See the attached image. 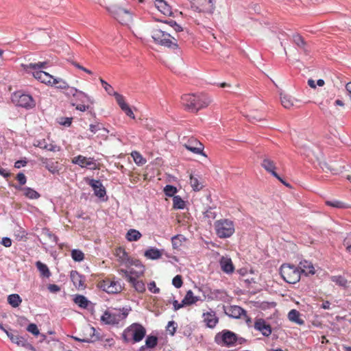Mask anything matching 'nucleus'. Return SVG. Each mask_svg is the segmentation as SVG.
Returning <instances> with one entry per match:
<instances>
[{"label":"nucleus","instance_id":"obj_1","mask_svg":"<svg viewBox=\"0 0 351 351\" xmlns=\"http://www.w3.org/2000/svg\"><path fill=\"white\" fill-rule=\"evenodd\" d=\"M181 100L184 109L193 113L206 108L211 102L210 97L204 93L184 94Z\"/></svg>","mask_w":351,"mask_h":351},{"label":"nucleus","instance_id":"obj_2","mask_svg":"<svg viewBox=\"0 0 351 351\" xmlns=\"http://www.w3.org/2000/svg\"><path fill=\"white\" fill-rule=\"evenodd\" d=\"M146 336V328L140 323L135 322L128 326L122 332L121 338L125 343L140 342Z\"/></svg>","mask_w":351,"mask_h":351},{"label":"nucleus","instance_id":"obj_3","mask_svg":"<svg viewBox=\"0 0 351 351\" xmlns=\"http://www.w3.org/2000/svg\"><path fill=\"white\" fill-rule=\"evenodd\" d=\"M304 271L291 263H283L279 269V274L285 282L289 284H295L301 278Z\"/></svg>","mask_w":351,"mask_h":351},{"label":"nucleus","instance_id":"obj_4","mask_svg":"<svg viewBox=\"0 0 351 351\" xmlns=\"http://www.w3.org/2000/svg\"><path fill=\"white\" fill-rule=\"evenodd\" d=\"M216 234L220 239L230 237L234 232V225L232 221L224 219L215 222Z\"/></svg>","mask_w":351,"mask_h":351},{"label":"nucleus","instance_id":"obj_5","mask_svg":"<svg viewBox=\"0 0 351 351\" xmlns=\"http://www.w3.org/2000/svg\"><path fill=\"white\" fill-rule=\"evenodd\" d=\"M12 100L16 106L25 110H31L36 106V101L33 97L21 91L15 92L12 95Z\"/></svg>","mask_w":351,"mask_h":351},{"label":"nucleus","instance_id":"obj_6","mask_svg":"<svg viewBox=\"0 0 351 351\" xmlns=\"http://www.w3.org/2000/svg\"><path fill=\"white\" fill-rule=\"evenodd\" d=\"M235 338V332L228 329H223L215 335L214 341L219 346L231 348L234 347Z\"/></svg>","mask_w":351,"mask_h":351},{"label":"nucleus","instance_id":"obj_7","mask_svg":"<svg viewBox=\"0 0 351 351\" xmlns=\"http://www.w3.org/2000/svg\"><path fill=\"white\" fill-rule=\"evenodd\" d=\"M191 8L198 12L213 14L215 8L216 0H189Z\"/></svg>","mask_w":351,"mask_h":351},{"label":"nucleus","instance_id":"obj_8","mask_svg":"<svg viewBox=\"0 0 351 351\" xmlns=\"http://www.w3.org/2000/svg\"><path fill=\"white\" fill-rule=\"evenodd\" d=\"M97 287L110 294H116L121 292L123 290L120 281L111 280L108 278L99 281L97 284Z\"/></svg>","mask_w":351,"mask_h":351},{"label":"nucleus","instance_id":"obj_9","mask_svg":"<svg viewBox=\"0 0 351 351\" xmlns=\"http://www.w3.org/2000/svg\"><path fill=\"white\" fill-rule=\"evenodd\" d=\"M85 182L92 188L94 191V195L101 201L106 202L108 200L106 189L100 180L86 178Z\"/></svg>","mask_w":351,"mask_h":351},{"label":"nucleus","instance_id":"obj_10","mask_svg":"<svg viewBox=\"0 0 351 351\" xmlns=\"http://www.w3.org/2000/svg\"><path fill=\"white\" fill-rule=\"evenodd\" d=\"M106 9L114 19L122 24L126 22L125 17L130 14V12L128 10L114 5L106 7Z\"/></svg>","mask_w":351,"mask_h":351},{"label":"nucleus","instance_id":"obj_11","mask_svg":"<svg viewBox=\"0 0 351 351\" xmlns=\"http://www.w3.org/2000/svg\"><path fill=\"white\" fill-rule=\"evenodd\" d=\"M114 312H112V319L106 322L108 325L118 324L120 321L125 319L131 311V308H114Z\"/></svg>","mask_w":351,"mask_h":351},{"label":"nucleus","instance_id":"obj_12","mask_svg":"<svg viewBox=\"0 0 351 351\" xmlns=\"http://www.w3.org/2000/svg\"><path fill=\"white\" fill-rule=\"evenodd\" d=\"M72 163L79 165L82 168L89 167L90 169H96V164L94 158H88L78 155L72 158Z\"/></svg>","mask_w":351,"mask_h":351},{"label":"nucleus","instance_id":"obj_13","mask_svg":"<svg viewBox=\"0 0 351 351\" xmlns=\"http://www.w3.org/2000/svg\"><path fill=\"white\" fill-rule=\"evenodd\" d=\"M70 278L77 289L82 290L86 289V276L84 275L80 274L76 270H72L70 272Z\"/></svg>","mask_w":351,"mask_h":351},{"label":"nucleus","instance_id":"obj_14","mask_svg":"<svg viewBox=\"0 0 351 351\" xmlns=\"http://www.w3.org/2000/svg\"><path fill=\"white\" fill-rule=\"evenodd\" d=\"M73 302L79 307L83 309H88L90 311L94 310L95 304L91 302L86 297L83 295L76 294L73 299Z\"/></svg>","mask_w":351,"mask_h":351},{"label":"nucleus","instance_id":"obj_15","mask_svg":"<svg viewBox=\"0 0 351 351\" xmlns=\"http://www.w3.org/2000/svg\"><path fill=\"white\" fill-rule=\"evenodd\" d=\"M255 330L261 332L264 337H269L272 332V328L270 324H267L263 319H258L254 323Z\"/></svg>","mask_w":351,"mask_h":351},{"label":"nucleus","instance_id":"obj_16","mask_svg":"<svg viewBox=\"0 0 351 351\" xmlns=\"http://www.w3.org/2000/svg\"><path fill=\"white\" fill-rule=\"evenodd\" d=\"M34 77L41 83L51 86L54 77L43 71L32 70L30 72Z\"/></svg>","mask_w":351,"mask_h":351},{"label":"nucleus","instance_id":"obj_17","mask_svg":"<svg viewBox=\"0 0 351 351\" xmlns=\"http://www.w3.org/2000/svg\"><path fill=\"white\" fill-rule=\"evenodd\" d=\"M184 147L187 150L194 154L207 156L204 152V145L197 140L189 141L187 144L184 145Z\"/></svg>","mask_w":351,"mask_h":351},{"label":"nucleus","instance_id":"obj_18","mask_svg":"<svg viewBox=\"0 0 351 351\" xmlns=\"http://www.w3.org/2000/svg\"><path fill=\"white\" fill-rule=\"evenodd\" d=\"M39 161L46 169L53 174H58L60 169L58 168V162H53L52 159L40 157Z\"/></svg>","mask_w":351,"mask_h":351},{"label":"nucleus","instance_id":"obj_19","mask_svg":"<svg viewBox=\"0 0 351 351\" xmlns=\"http://www.w3.org/2000/svg\"><path fill=\"white\" fill-rule=\"evenodd\" d=\"M219 265L221 271L226 274H231L234 271V265L228 256H222L219 260Z\"/></svg>","mask_w":351,"mask_h":351},{"label":"nucleus","instance_id":"obj_20","mask_svg":"<svg viewBox=\"0 0 351 351\" xmlns=\"http://www.w3.org/2000/svg\"><path fill=\"white\" fill-rule=\"evenodd\" d=\"M206 325L209 328H214L219 322V317L216 316L215 311L210 310V312L204 313L202 315Z\"/></svg>","mask_w":351,"mask_h":351},{"label":"nucleus","instance_id":"obj_21","mask_svg":"<svg viewBox=\"0 0 351 351\" xmlns=\"http://www.w3.org/2000/svg\"><path fill=\"white\" fill-rule=\"evenodd\" d=\"M13 186L17 191H23V195L29 199H37L40 197V194L31 187L21 186L17 184H13Z\"/></svg>","mask_w":351,"mask_h":351},{"label":"nucleus","instance_id":"obj_22","mask_svg":"<svg viewBox=\"0 0 351 351\" xmlns=\"http://www.w3.org/2000/svg\"><path fill=\"white\" fill-rule=\"evenodd\" d=\"M226 314L230 317L239 319L242 315L247 316V311L239 306L233 305L229 307L228 311L226 312Z\"/></svg>","mask_w":351,"mask_h":351},{"label":"nucleus","instance_id":"obj_23","mask_svg":"<svg viewBox=\"0 0 351 351\" xmlns=\"http://www.w3.org/2000/svg\"><path fill=\"white\" fill-rule=\"evenodd\" d=\"M49 66V62H38L36 63H29V64H22L21 67L23 70L27 73H30L32 70L36 71H42V69H47Z\"/></svg>","mask_w":351,"mask_h":351},{"label":"nucleus","instance_id":"obj_24","mask_svg":"<svg viewBox=\"0 0 351 351\" xmlns=\"http://www.w3.org/2000/svg\"><path fill=\"white\" fill-rule=\"evenodd\" d=\"M261 166L263 168L265 169V171L269 173L272 176H274L276 179H280V175H278L276 171V167L273 160L267 158H264L261 162Z\"/></svg>","mask_w":351,"mask_h":351},{"label":"nucleus","instance_id":"obj_25","mask_svg":"<svg viewBox=\"0 0 351 351\" xmlns=\"http://www.w3.org/2000/svg\"><path fill=\"white\" fill-rule=\"evenodd\" d=\"M298 267L300 269V270L304 271L302 272V274L306 276L309 275H314L315 274V270L312 263L308 261L304 260L300 261Z\"/></svg>","mask_w":351,"mask_h":351},{"label":"nucleus","instance_id":"obj_26","mask_svg":"<svg viewBox=\"0 0 351 351\" xmlns=\"http://www.w3.org/2000/svg\"><path fill=\"white\" fill-rule=\"evenodd\" d=\"M162 250L158 249L155 247H150L144 252V256L151 260H157L162 256Z\"/></svg>","mask_w":351,"mask_h":351},{"label":"nucleus","instance_id":"obj_27","mask_svg":"<svg viewBox=\"0 0 351 351\" xmlns=\"http://www.w3.org/2000/svg\"><path fill=\"white\" fill-rule=\"evenodd\" d=\"M171 37V34L162 31L161 29H155L153 31L152 38L154 43L158 45H161V41H163L164 38Z\"/></svg>","mask_w":351,"mask_h":351},{"label":"nucleus","instance_id":"obj_28","mask_svg":"<svg viewBox=\"0 0 351 351\" xmlns=\"http://www.w3.org/2000/svg\"><path fill=\"white\" fill-rule=\"evenodd\" d=\"M171 37V34L162 31L161 29H155L153 31L152 38L154 43L158 45H161V41H163L164 38Z\"/></svg>","mask_w":351,"mask_h":351},{"label":"nucleus","instance_id":"obj_29","mask_svg":"<svg viewBox=\"0 0 351 351\" xmlns=\"http://www.w3.org/2000/svg\"><path fill=\"white\" fill-rule=\"evenodd\" d=\"M156 7L163 14L169 16H173V13L171 10V7L165 0H162L160 1V2L156 3Z\"/></svg>","mask_w":351,"mask_h":351},{"label":"nucleus","instance_id":"obj_30","mask_svg":"<svg viewBox=\"0 0 351 351\" xmlns=\"http://www.w3.org/2000/svg\"><path fill=\"white\" fill-rule=\"evenodd\" d=\"M75 103L79 102L81 104L90 103L93 104V100L85 93L78 90L74 97Z\"/></svg>","mask_w":351,"mask_h":351},{"label":"nucleus","instance_id":"obj_31","mask_svg":"<svg viewBox=\"0 0 351 351\" xmlns=\"http://www.w3.org/2000/svg\"><path fill=\"white\" fill-rule=\"evenodd\" d=\"M288 319L298 325H304V320L300 318V313L296 309H291L288 313Z\"/></svg>","mask_w":351,"mask_h":351},{"label":"nucleus","instance_id":"obj_32","mask_svg":"<svg viewBox=\"0 0 351 351\" xmlns=\"http://www.w3.org/2000/svg\"><path fill=\"white\" fill-rule=\"evenodd\" d=\"M35 265L42 277L49 278L51 275L48 266L40 261L36 262Z\"/></svg>","mask_w":351,"mask_h":351},{"label":"nucleus","instance_id":"obj_33","mask_svg":"<svg viewBox=\"0 0 351 351\" xmlns=\"http://www.w3.org/2000/svg\"><path fill=\"white\" fill-rule=\"evenodd\" d=\"M29 336L27 334L22 336V339H21L18 343L19 346H21L29 351H36L35 347L28 341V338Z\"/></svg>","mask_w":351,"mask_h":351},{"label":"nucleus","instance_id":"obj_34","mask_svg":"<svg viewBox=\"0 0 351 351\" xmlns=\"http://www.w3.org/2000/svg\"><path fill=\"white\" fill-rule=\"evenodd\" d=\"M22 302V298L17 293H12L8 297V303L13 308L19 307Z\"/></svg>","mask_w":351,"mask_h":351},{"label":"nucleus","instance_id":"obj_35","mask_svg":"<svg viewBox=\"0 0 351 351\" xmlns=\"http://www.w3.org/2000/svg\"><path fill=\"white\" fill-rule=\"evenodd\" d=\"M117 256L119 262L123 264L128 263V261L130 260V257L128 253L123 247H119L117 248L116 252Z\"/></svg>","mask_w":351,"mask_h":351},{"label":"nucleus","instance_id":"obj_36","mask_svg":"<svg viewBox=\"0 0 351 351\" xmlns=\"http://www.w3.org/2000/svg\"><path fill=\"white\" fill-rule=\"evenodd\" d=\"M183 299L186 302V306L193 305L195 304L197 301L200 300L199 297L195 296L193 295V292L192 291V290L187 291Z\"/></svg>","mask_w":351,"mask_h":351},{"label":"nucleus","instance_id":"obj_37","mask_svg":"<svg viewBox=\"0 0 351 351\" xmlns=\"http://www.w3.org/2000/svg\"><path fill=\"white\" fill-rule=\"evenodd\" d=\"M227 296L226 292L223 289H211L210 295L208 296L209 300H223Z\"/></svg>","mask_w":351,"mask_h":351},{"label":"nucleus","instance_id":"obj_38","mask_svg":"<svg viewBox=\"0 0 351 351\" xmlns=\"http://www.w3.org/2000/svg\"><path fill=\"white\" fill-rule=\"evenodd\" d=\"M142 237L141 233L136 229H130L125 235V239L130 241H136Z\"/></svg>","mask_w":351,"mask_h":351},{"label":"nucleus","instance_id":"obj_39","mask_svg":"<svg viewBox=\"0 0 351 351\" xmlns=\"http://www.w3.org/2000/svg\"><path fill=\"white\" fill-rule=\"evenodd\" d=\"M36 146L39 147L43 149H46L51 152H58L60 150V147L57 146L56 145L53 144H47L45 139L41 141H38V143Z\"/></svg>","mask_w":351,"mask_h":351},{"label":"nucleus","instance_id":"obj_40","mask_svg":"<svg viewBox=\"0 0 351 351\" xmlns=\"http://www.w3.org/2000/svg\"><path fill=\"white\" fill-rule=\"evenodd\" d=\"M160 45L172 49L178 48V45L176 42V40L172 36L164 38L163 41H161Z\"/></svg>","mask_w":351,"mask_h":351},{"label":"nucleus","instance_id":"obj_41","mask_svg":"<svg viewBox=\"0 0 351 351\" xmlns=\"http://www.w3.org/2000/svg\"><path fill=\"white\" fill-rule=\"evenodd\" d=\"M158 342V337L156 335L150 334L146 336L145 346L147 348H154Z\"/></svg>","mask_w":351,"mask_h":351},{"label":"nucleus","instance_id":"obj_42","mask_svg":"<svg viewBox=\"0 0 351 351\" xmlns=\"http://www.w3.org/2000/svg\"><path fill=\"white\" fill-rule=\"evenodd\" d=\"M276 306L275 302H266V301H257L254 302V306L261 310L265 311L267 309L274 308Z\"/></svg>","mask_w":351,"mask_h":351},{"label":"nucleus","instance_id":"obj_43","mask_svg":"<svg viewBox=\"0 0 351 351\" xmlns=\"http://www.w3.org/2000/svg\"><path fill=\"white\" fill-rule=\"evenodd\" d=\"M186 238L183 234H176L171 237V243L173 249H178L183 241H185Z\"/></svg>","mask_w":351,"mask_h":351},{"label":"nucleus","instance_id":"obj_44","mask_svg":"<svg viewBox=\"0 0 351 351\" xmlns=\"http://www.w3.org/2000/svg\"><path fill=\"white\" fill-rule=\"evenodd\" d=\"M186 203L180 195H176L173 197V208L176 210H182L185 208Z\"/></svg>","mask_w":351,"mask_h":351},{"label":"nucleus","instance_id":"obj_45","mask_svg":"<svg viewBox=\"0 0 351 351\" xmlns=\"http://www.w3.org/2000/svg\"><path fill=\"white\" fill-rule=\"evenodd\" d=\"M55 85L56 88L60 90H64L66 88H69V84L62 78L54 77L51 86Z\"/></svg>","mask_w":351,"mask_h":351},{"label":"nucleus","instance_id":"obj_46","mask_svg":"<svg viewBox=\"0 0 351 351\" xmlns=\"http://www.w3.org/2000/svg\"><path fill=\"white\" fill-rule=\"evenodd\" d=\"M330 280L332 282H335L336 285L339 287L346 288L347 287L348 280L347 279L341 275L339 276H332L330 277Z\"/></svg>","mask_w":351,"mask_h":351},{"label":"nucleus","instance_id":"obj_47","mask_svg":"<svg viewBox=\"0 0 351 351\" xmlns=\"http://www.w3.org/2000/svg\"><path fill=\"white\" fill-rule=\"evenodd\" d=\"M326 204L336 208H347L349 207L346 203L337 199L327 200Z\"/></svg>","mask_w":351,"mask_h":351},{"label":"nucleus","instance_id":"obj_48","mask_svg":"<svg viewBox=\"0 0 351 351\" xmlns=\"http://www.w3.org/2000/svg\"><path fill=\"white\" fill-rule=\"evenodd\" d=\"M156 21L163 23L165 24H168L171 27L173 28V29L176 32H180L183 31L182 27L177 23V22L174 20L170 19V20H162V19H156Z\"/></svg>","mask_w":351,"mask_h":351},{"label":"nucleus","instance_id":"obj_49","mask_svg":"<svg viewBox=\"0 0 351 351\" xmlns=\"http://www.w3.org/2000/svg\"><path fill=\"white\" fill-rule=\"evenodd\" d=\"M41 234L46 236L55 245L58 244V237L52 233L48 228H43L41 229Z\"/></svg>","mask_w":351,"mask_h":351},{"label":"nucleus","instance_id":"obj_50","mask_svg":"<svg viewBox=\"0 0 351 351\" xmlns=\"http://www.w3.org/2000/svg\"><path fill=\"white\" fill-rule=\"evenodd\" d=\"M164 193L166 196L173 197L176 196L178 190L176 186L171 184H167L163 189Z\"/></svg>","mask_w":351,"mask_h":351},{"label":"nucleus","instance_id":"obj_51","mask_svg":"<svg viewBox=\"0 0 351 351\" xmlns=\"http://www.w3.org/2000/svg\"><path fill=\"white\" fill-rule=\"evenodd\" d=\"M71 255L73 260L75 262H81L84 259V254L82 250L78 249H73L71 252Z\"/></svg>","mask_w":351,"mask_h":351},{"label":"nucleus","instance_id":"obj_52","mask_svg":"<svg viewBox=\"0 0 351 351\" xmlns=\"http://www.w3.org/2000/svg\"><path fill=\"white\" fill-rule=\"evenodd\" d=\"M131 156H132L134 162L138 166L143 165L147 162L146 159L144 158L138 152L133 151Z\"/></svg>","mask_w":351,"mask_h":351},{"label":"nucleus","instance_id":"obj_53","mask_svg":"<svg viewBox=\"0 0 351 351\" xmlns=\"http://www.w3.org/2000/svg\"><path fill=\"white\" fill-rule=\"evenodd\" d=\"M190 184L195 191H199L203 187V185L199 182L198 178L193 174L190 176Z\"/></svg>","mask_w":351,"mask_h":351},{"label":"nucleus","instance_id":"obj_54","mask_svg":"<svg viewBox=\"0 0 351 351\" xmlns=\"http://www.w3.org/2000/svg\"><path fill=\"white\" fill-rule=\"evenodd\" d=\"M293 43L300 49H305V46L306 43L305 42L304 38L297 34L293 36Z\"/></svg>","mask_w":351,"mask_h":351},{"label":"nucleus","instance_id":"obj_55","mask_svg":"<svg viewBox=\"0 0 351 351\" xmlns=\"http://www.w3.org/2000/svg\"><path fill=\"white\" fill-rule=\"evenodd\" d=\"M280 100L282 105L286 108H289L291 106H293L291 97L288 95L281 94Z\"/></svg>","mask_w":351,"mask_h":351},{"label":"nucleus","instance_id":"obj_56","mask_svg":"<svg viewBox=\"0 0 351 351\" xmlns=\"http://www.w3.org/2000/svg\"><path fill=\"white\" fill-rule=\"evenodd\" d=\"M215 208V206H208L205 211L203 212L204 217L211 219H215L217 215L215 212L213 211V209Z\"/></svg>","mask_w":351,"mask_h":351},{"label":"nucleus","instance_id":"obj_57","mask_svg":"<svg viewBox=\"0 0 351 351\" xmlns=\"http://www.w3.org/2000/svg\"><path fill=\"white\" fill-rule=\"evenodd\" d=\"M27 332H30L35 337H38L40 335V330L38 326L34 323H30L26 328Z\"/></svg>","mask_w":351,"mask_h":351},{"label":"nucleus","instance_id":"obj_58","mask_svg":"<svg viewBox=\"0 0 351 351\" xmlns=\"http://www.w3.org/2000/svg\"><path fill=\"white\" fill-rule=\"evenodd\" d=\"M112 95H113L115 97L116 101L121 109L123 108V106H125L127 104L122 95L115 91L114 93H112Z\"/></svg>","mask_w":351,"mask_h":351},{"label":"nucleus","instance_id":"obj_59","mask_svg":"<svg viewBox=\"0 0 351 351\" xmlns=\"http://www.w3.org/2000/svg\"><path fill=\"white\" fill-rule=\"evenodd\" d=\"M73 117H62L58 119V123L64 127H70L73 122Z\"/></svg>","mask_w":351,"mask_h":351},{"label":"nucleus","instance_id":"obj_60","mask_svg":"<svg viewBox=\"0 0 351 351\" xmlns=\"http://www.w3.org/2000/svg\"><path fill=\"white\" fill-rule=\"evenodd\" d=\"M178 328L177 323L172 320L169 321L167 324V330H169V333L171 336H174Z\"/></svg>","mask_w":351,"mask_h":351},{"label":"nucleus","instance_id":"obj_61","mask_svg":"<svg viewBox=\"0 0 351 351\" xmlns=\"http://www.w3.org/2000/svg\"><path fill=\"white\" fill-rule=\"evenodd\" d=\"M8 337L13 343L16 345H18L19 340L22 339V336L19 335L16 330L14 331V333H12V332L8 333Z\"/></svg>","mask_w":351,"mask_h":351},{"label":"nucleus","instance_id":"obj_62","mask_svg":"<svg viewBox=\"0 0 351 351\" xmlns=\"http://www.w3.org/2000/svg\"><path fill=\"white\" fill-rule=\"evenodd\" d=\"M90 330L93 331V333L90 335V338L88 339L89 343H94L97 341L101 340V337L99 333L96 332V329L93 327H90Z\"/></svg>","mask_w":351,"mask_h":351},{"label":"nucleus","instance_id":"obj_63","mask_svg":"<svg viewBox=\"0 0 351 351\" xmlns=\"http://www.w3.org/2000/svg\"><path fill=\"white\" fill-rule=\"evenodd\" d=\"M172 285L177 289L182 287L183 285L182 276L181 275H176L172 279Z\"/></svg>","mask_w":351,"mask_h":351},{"label":"nucleus","instance_id":"obj_64","mask_svg":"<svg viewBox=\"0 0 351 351\" xmlns=\"http://www.w3.org/2000/svg\"><path fill=\"white\" fill-rule=\"evenodd\" d=\"M99 81L102 85V87L105 89V90L108 93V95H112V93H114V88L110 85L108 82H106L104 79L100 78Z\"/></svg>","mask_w":351,"mask_h":351}]
</instances>
